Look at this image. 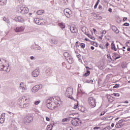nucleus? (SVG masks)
<instances>
[{
	"label": "nucleus",
	"mask_w": 130,
	"mask_h": 130,
	"mask_svg": "<svg viewBox=\"0 0 130 130\" xmlns=\"http://www.w3.org/2000/svg\"><path fill=\"white\" fill-rule=\"evenodd\" d=\"M113 126H114V123H113L111 124V127H113Z\"/></svg>",
	"instance_id": "58"
},
{
	"label": "nucleus",
	"mask_w": 130,
	"mask_h": 130,
	"mask_svg": "<svg viewBox=\"0 0 130 130\" xmlns=\"http://www.w3.org/2000/svg\"><path fill=\"white\" fill-rule=\"evenodd\" d=\"M19 89L22 90V92L24 91H27V87L25 85L24 82H21L19 86Z\"/></svg>",
	"instance_id": "10"
},
{
	"label": "nucleus",
	"mask_w": 130,
	"mask_h": 130,
	"mask_svg": "<svg viewBox=\"0 0 130 130\" xmlns=\"http://www.w3.org/2000/svg\"><path fill=\"white\" fill-rule=\"evenodd\" d=\"M80 46L81 48H83V49H84V48H85V44L84 43L80 44Z\"/></svg>",
	"instance_id": "40"
},
{
	"label": "nucleus",
	"mask_w": 130,
	"mask_h": 130,
	"mask_svg": "<svg viewBox=\"0 0 130 130\" xmlns=\"http://www.w3.org/2000/svg\"><path fill=\"white\" fill-rule=\"evenodd\" d=\"M127 51H130V48H127Z\"/></svg>",
	"instance_id": "63"
},
{
	"label": "nucleus",
	"mask_w": 130,
	"mask_h": 130,
	"mask_svg": "<svg viewBox=\"0 0 130 130\" xmlns=\"http://www.w3.org/2000/svg\"><path fill=\"white\" fill-rule=\"evenodd\" d=\"M124 103H126V104H127L128 103V101H126L124 102Z\"/></svg>",
	"instance_id": "60"
},
{
	"label": "nucleus",
	"mask_w": 130,
	"mask_h": 130,
	"mask_svg": "<svg viewBox=\"0 0 130 130\" xmlns=\"http://www.w3.org/2000/svg\"><path fill=\"white\" fill-rule=\"evenodd\" d=\"M105 34H106V30H102L101 35L102 37H103V36L105 35Z\"/></svg>",
	"instance_id": "34"
},
{
	"label": "nucleus",
	"mask_w": 130,
	"mask_h": 130,
	"mask_svg": "<svg viewBox=\"0 0 130 130\" xmlns=\"http://www.w3.org/2000/svg\"><path fill=\"white\" fill-rule=\"evenodd\" d=\"M105 113H106V112H103L101 113L100 116H102V115H104V114H105Z\"/></svg>",
	"instance_id": "45"
},
{
	"label": "nucleus",
	"mask_w": 130,
	"mask_h": 130,
	"mask_svg": "<svg viewBox=\"0 0 130 130\" xmlns=\"http://www.w3.org/2000/svg\"><path fill=\"white\" fill-rule=\"evenodd\" d=\"M73 92L74 90H73V87H68L66 92V95L67 96L68 98H71L72 99V95H73Z\"/></svg>",
	"instance_id": "4"
},
{
	"label": "nucleus",
	"mask_w": 130,
	"mask_h": 130,
	"mask_svg": "<svg viewBox=\"0 0 130 130\" xmlns=\"http://www.w3.org/2000/svg\"><path fill=\"white\" fill-rule=\"evenodd\" d=\"M23 30H25V26H21L16 27L15 31L16 32H22Z\"/></svg>",
	"instance_id": "13"
},
{
	"label": "nucleus",
	"mask_w": 130,
	"mask_h": 130,
	"mask_svg": "<svg viewBox=\"0 0 130 130\" xmlns=\"http://www.w3.org/2000/svg\"><path fill=\"white\" fill-rule=\"evenodd\" d=\"M58 26L61 29H64V28H66V24L63 22L59 23H58Z\"/></svg>",
	"instance_id": "17"
},
{
	"label": "nucleus",
	"mask_w": 130,
	"mask_h": 130,
	"mask_svg": "<svg viewBox=\"0 0 130 130\" xmlns=\"http://www.w3.org/2000/svg\"><path fill=\"white\" fill-rule=\"evenodd\" d=\"M47 121H50V119L48 117H46Z\"/></svg>",
	"instance_id": "47"
},
{
	"label": "nucleus",
	"mask_w": 130,
	"mask_h": 130,
	"mask_svg": "<svg viewBox=\"0 0 130 130\" xmlns=\"http://www.w3.org/2000/svg\"><path fill=\"white\" fill-rule=\"evenodd\" d=\"M36 46H38V45H32L30 46V48L31 49H36V48H35Z\"/></svg>",
	"instance_id": "33"
},
{
	"label": "nucleus",
	"mask_w": 130,
	"mask_h": 130,
	"mask_svg": "<svg viewBox=\"0 0 130 130\" xmlns=\"http://www.w3.org/2000/svg\"><path fill=\"white\" fill-rule=\"evenodd\" d=\"M35 22L36 23V24H37L38 25H40V22H39V19L38 18L35 19Z\"/></svg>",
	"instance_id": "26"
},
{
	"label": "nucleus",
	"mask_w": 130,
	"mask_h": 130,
	"mask_svg": "<svg viewBox=\"0 0 130 130\" xmlns=\"http://www.w3.org/2000/svg\"><path fill=\"white\" fill-rule=\"evenodd\" d=\"M7 5V0H0V6H6Z\"/></svg>",
	"instance_id": "20"
},
{
	"label": "nucleus",
	"mask_w": 130,
	"mask_h": 130,
	"mask_svg": "<svg viewBox=\"0 0 130 130\" xmlns=\"http://www.w3.org/2000/svg\"><path fill=\"white\" fill-rule=\"evenodd\" d=\"M85 83L93 84V80H87L86 81Z\"/></svg>",
	"instance_id": "29"
},
{
	"label": "nucleus",
	"mask_w": 130,
	"mask_h": 130,
	"mask_svg": "<svg viewBox=\"0 0 130 130\" xmlns=\"http://www.w3.org/2000/svg\"><path fill=\"white\" fill-rule=\"evenodd\" d=\"M123 26H129V23L126 22L123 24Z\"/></svg>",
	"instance_id": "44"
},
{
	"label": "nucleus",
	"mask_w": 130,
	"mask_h": 130,
	"mask_svg": "<svg viewBox=\"0 0 130 130\" xmlns=\"http://www.w3.org/2000/svg\"><path fill=\"white\" fill-rule=\"evenodd\" d=\"M76 56L78 58H80V57H81V54L78 53L77 54Z\"/></svg>",
	"instance_id": "43"
},
{
	"label": "nucleus",
	"mask_w": 130,
	"mask_h": 130,
	"mask_svg": "<svg viewBox=\"0 0 130 130\" xmlns=\"http://www.w3.org/2000/svg\"><path fill=\"white\" fill-rule=\"evenodd\" d=\"M100 2V0H98V1L96 2V3L94 7V9H97V6H98V5H99Z\"/></svg>",
	"instance_id": "28"
},
{
	"label": "nucleus",
	"mask_w": 130,
	"mask_h": 130,
	"mask_svg": "<svg viewBox=\"0 0 130 130\" xmlns=\"http://www.w3.org/2000/svg\"><path fill=\"white\" fill-rule=\"evenodd\" d=\"M69 63H73L74 62V60L73 59V58H72V56H69L68 58L66 59Z\"/></svg>",
	"instance_id": "15"
},
{
	"label": "nucleus",
	"mask_w": 130,
	"mask_h": 130,
	"mask_svg": "<svg viewBox=\"0 0 130 130\" xmlns=\"http://www.w3.org/2000/svg\"><path fill=\"white\" fill-rule=\"evenodd\" d=\"M86 70H90V68L86 67Z\"/></svg>",
	"instance_id": "61"
},
{
	"label": "nucleus",
	"mask_w": 130,
	"mask_h": 130,
	"mask_svg": "<svg viewBox=\"0 0 130 130\" xmlns=\"http://www.w3.org/2000/svg\"><path fill=\"white\" fill-rule=\"evenodd\" d=\"M39 69H36L35 70H34L32 72V77H34L35 78H37L38 76H39Z\"/></svg>",
	"instance_id": "11"
},
{
	"label": "nucleus",
	"mask_w": 130,
	"mask_h": 130,
	"mask_svg": "<svg viewBox=\"0 0 130 130\" xmlns=\"http://www.w3.org/2000/svg\"><path fill=\"white\" fill-rule=\"evenodd\" d=\"M78 119L73 118V119L71 120V123L72 125L74 126H78L79 125V122L78 121Z\"/></svg>",
	"instance_id": "9"
},
{
	"label": "nucleus",
	"mask_w": 130,
	"mask_h": 130,
	"mask_svg": "<svg viewBox=\"0 0 130 130\" xmlns=\"http://www.w3.org/2000/svg\"><path fill=\"white\" fill-rule=\"evenodd\" d=\"M111 95L115 96V97H119V93H114L111 94Z\"/></svg>",
	"instance_id": "30"
},
{
	"label": "nucleus",
	"mask_w": 130,
	"mask_h": 130,
	"mask_svg": "<svg viewBox=\"0 0 130 130\" xmlns=\"http://www.w3.org/2000/svg\"><path fill=\"white\" fill-rule=\"evenodd\" d=\"M90 48H91V49L92 50H94V48L93 46H91V47H90Z\"/></svg>",
	"instance_id": "57"
},
{
	"label": "nucleus",
	"mask_w": 130,
	"mask_h": 130,
	"mask_svg": "<svg viewBox=\"0 0 130 130\" xmlns=\"http://www.w3.org/2000/svg\"><path fill=\"white\" fill-rule=\"evenodd\" d=\"M67 130H73V128L71 127H69L67 128Z\"/></svg>",
	"instance_id": "54"
},
{
	"label": "nucleus",
	"mask_w": 130,
	"mask_h": 130,
	"mask_svg": "<svg viewBox=\"0 0 130 130\" xmlns=\"http://www.w3.org/2000/svg\"><path fill=\"white\" fill-rule=\"evenodd\" d=\"M0 71H4L7 73L11 71V69L9 68V63L4 59L0 58Z\"/></svg>",
	"instance_id": "1"
},
{
	"label": "nucleus",
	"mask_w": 130,
	"mask_h": 130,
	"mask_svg": "<svg viewBox=\"0 0 130 130\" xmlns=\"http://www.w3.org/2000/svg\"><path fill=\"white\" fill-rule=\"evenodd\" d=\"M47 107L49 109H51L52 108V104H51V103H48L47 104Z\"/></svg>",
	"instance_id": "22"
},
{
	"label": "nucleus",
	"mask_w": 130,
	"mask_h": 130,
	"mask_svg": "<svg viewBox=\"0 0 130 130\" xmlns=\"http://www.w3.org/2000/svg\"><path fill=\"white\" fill-rule=\"evenodd\" d=\"M3 21H4L5 22H6V23H10V21L6 17L3 18Z\"/></svg>",
	"instance_id": "27"
},
{
	"label": "nucleus",
	"mask_w": 130,
	"mask_h": 130,
	"mask_svg": "<svg viewBox=\"0 0 130 130\" xmlns=\"http://www.w3.org/2000/svg\"><path fill=\"white\" fill-rule=\"evenodd\" d=\"M42 88V84H39L34 86L31 89V92L32 93H36V92H38L40 89Z\"/></svg>",
	"instance_id": "6"
},
{
	"label": "nucleus",
	"mask_w": 130,
	"mask_h": 130,
	"mask_svg": "<svg viewBox=\"0 0 130 130\" xmlns=\"http://www.w3.org/2000/svg\"><path fill=\"white\" fill-rule=\"evenodd\" d=\"M63 12L65 16L67 18L71 17V15H72V11H71V10H70V9H66L64 10Z\"/></svg>",
	"instance_id": "7"
},
{
	"label": "nucleus",
	"mask_w": 130,
	"mask_h": 130,
	"mask_svg": "<svg viewBox=\"0 0 130 130\" xmlns=\"http://www.w3.org/2000/svg\"><path fill=\"white\" fill-rule=\"evenodd\" d=\"M108 46H109V43H107L106 44V47H107Z\"/></svg>",
	"instance_id": "55"
},
{
	"label": "nucleus",
	"mask_w": 130,
	"mask_h": 130,
	"mask_svg": "<svg viewBox=\"0 0 130 130\" xmlns=\"http://www.w3.org/2000/svg\"><path fill=\"white\" fill-rule=\"evenodd\" d=\"M62 122H68L69 121V119L68 118H64L62 120Z\"/></svg>",
	"instance_id": "38"
},
{
	"label": "nucleus",
	"mask_w": 130,
	"mask_h": 130,
	"mask_svg": "<svg viewBox=\"0 0 130 130\" xmlns=\"http://www.w3.org/2000/svg\"><path fill=\"white\" fill-rule=\"evenodd\" d=\"M115 55H118V56L116 57L115 58H114V60H116V59H118V58H120V55H118V54H115Z\"/></svg>",
	"instance_id": "35"
},
{
	"label": "nucleus",
	"mask_w": 130,
	"mask_h": 130,
	"mask_svg": "<svg viewBox=\"0 0 130 130\" xmlns=\"http://www.w3.org/2000/svg\"><path fill=\"white\" fill-rule=\"evenodd\" d=\"M25 121L26 122L30 123L33 121V117L31 116H27L25 118Z\"/></svg>",
	"instance_id": "12"
},
{
	"label": "nucleus",
	"mask_w": 130,
	"mask_h": 130,
	"mask_svg": "<svg viewBox=\"0 0 130 130\" xmlns=\"http://www.w3.org/2000/svg\"><path fill=\"white\" fill-rule=\"evenodd\" d=\"M17 13H21L22 15H26L29 13V8L24 6H18L16 9Z\"/></svg>",
	"instance_id": "3"
},
{
	"label": "nucleus",
	"mask_w": 130,
	"mask_h": 130,
	"mask_svg": "<svg viewBox=\"0 0 130 130\" xmlns=\"http://www.w3.org/2000/svg\"><path fill=\"white\" fill-rule=\"evenodd\" d=\"M30 58L31 60H35L36 58H35V57L33 56H31L30 57Z\"/></svg>",
	"instance_id": "42"
},
{
	"label": "nucleus",
	"mask_w": 130,
	"mask_h": 130,
	"mask_svg": "<svg viewBox=\"0 0 130 130\" xmlns=\"http://www.w3.org/2000/svg\"><path fill=\"white\" fill-rule=\"evenodd\" d=\"M14 19L16 22H20L21 23H23L25 21V18L22 16H16Z\"/></svg>",
	"instance_id": "8"
},
{
	"label": "nucleus",
	"mask_w": 130,
	"mask_h": 130,
	"mask_svg": "<svg viewBox=\"0 0 130 130\" xmlns=\"http://www.w3.org/2000/svg\"><path fill=\"white\" fill-rule=\"evenodd\" d=\"M44 10H39L37 11V15H42L43 13H44Z\"/></svg>",
	"instance_id": "23"
},
{
	"label": "nucleus",
	"mask_w": 130,
	"mask_h": 130,
	"mask_svg": "<svg viewBox=\"0 0 130 130\" xmlns=\"http://www.w3.org/2000/svg\"><path fill=\"white\" fill-rule=\"evenodd\" d=\"M60 104H61V102L60 101L57 103V106H59V105H60Z\"/></svg>",
	"instance_id": "48"
},
{
	"label": "nucleus",
	"mask_w": 130,
	"mask_h": 130,
	"mask_svg": "<svg viewBox=\"0 0 130 130\" xmlns=\"http://www.w3.org/2000/svg\"><path fill=\"white\" fill-rule=\"evenodd\" d=\"M70 30L72 33H76L77 32V28L74 26H71Z\"/></svg>",
	"instance_id": "19"
},
{
	"label": "nucleus",
	"mask_w": 130,
	"mask_h": 130,
	"mask_svg": "<svg viewBox=\"0 0 130 130\" xmlns=\"http://www.w3.org/2000/svg\"><path fill=\"white\" fill-rule=\"evenodd\" d=\"M3 117H4V118H5V114H2L1 115V118H3Z\"/></svg>",
	"instance_id": "53"
},
{
	"label": "nucleus",
	"mask_w": 130,
	"mask_h": 130,
	"mask_svg": "<svg viewBox=\"0 0 130 130\" xmlns=\"http://www.w3.org/2000/svg\"><path fill=\"white\" fill-rule=\"evenodd\" d=\"M5 122V118H1L0 119V123H4Z\"/></svg>",
	"instance_id": "31"
},
{
	"label": "nucleus",
	"mask_w": 130,
	"mask_h": 130,
	"mask_svg": "<svg viewBox=\"0 0 130 130\" xmlns=\"http://www.w3.org/2000/svg\"><path fill=\"white\" fill-rule=\"evenodd\" d=\"M73 116H74V114H71L70 115V117H71V118H73Z\"/></svg>",
	"instance_id": "52"
},
{
	"label": "nucleus",
	"mask_w": 130,
	"mask_h": 130,
	"mask_svg": "<svg viewBox=\"0 0 130 130\" xmlns=\"http://www.w3.org/2000/svg\"><path fill=\"white\" fill-rule=\"evenodd\" d=\"M87 30H88V29L85 26L82 28V31L83 33H86V32H87Z\"/></svg>",
	"instance_id": "25"
},
{
	"label": "nucleus",
	"mask_w": 130,
	"mask_h": 130,
	"mask_svg": "<svg viewBox=\"0 0 130 130\" xmlns=\"http://www.w3.org/2000/svg\"><path fill=\"white\" fill-rule=\"evenodd\" d=\"M53 127V126L52 125V124H50L47 125V130H52Z\"/></svg>",
	"instance_id": "21"
},
{
	"label": "nucleus",
	"mask_w": 130,
	"mask_h": 130,
	"mask_svg": "<svg viewBox=\"0 0 130 130\" xmlns=\"http://www.w3.org/2000/svg\"><path fill=\"white\" fill-rule=\"evenodd\" d=\"M93 31H94V32H96V29H95V28H93Z\"/></svg>",
	"instance_id": "62"
},
{
	"label": "nucleus",
	"mask_w": 130,
	"mask_h": 130,
	"mask_svg": "<svg viewBox=\"0 0 130 130\" xmlns=\"http://www.w3.org/2000/svg\"><path fill=\"white\" fill-rule=\"evenodd\" d=\"M88 37H89V38L92 40H95V38L94 37H92L91 35H88Z\"/></svg>",
	"instance_id": "41"
},
{
	"label": "nucleus",
	"mask_w": 130,
	"mask_h": 130,
	"mask_svg": "<svg viewBox=\"0 0 130 130\" xmlns=\"http://www.w3.org/2000/svg\"><path fill=\"white\" fill-rule=\"evenodd\" d=\"M37 49L38 50H42V48H41L40 46H38V47L37 48V49Z\"/></svg>",
	"instance_id": "46"
},
{
	"label": "nucleus",
	"mask_w": 130,
	"mask_h": 130,
	"mask_svg": "<svg viewBox=\"0 0 130 130\" xmlns=\"http://www.w3.org/2000/svg\"><path fill=\"white\" fill-rule=\"evenodd\" d=\"M99 10H100L101 11L102 10V6L100 5L99 7Z\"/></svg>",
	"instance_id": "49"
},
{
	"label": "nucleus",
	"mask_w": 130,
	"mask_h": 130,
	"mask_svg": "<svg viewBox=\"0 0 130 130\" xmlns=\"http://www.w3.org/2000/svg\"><path fill=\"white\" fill-rule=\"evenodd\" d=\"M126 20H127V18H126V17H124L123 19V22L124 21H126Z\"/></svg>",
	"instance_id": "51"
},
{
	"label": "nucleus",
	"mask_w": 130,
	"mask_h": 130,
	"mask_svg": "<svg viewBox=\"0 0 130 130\" xmlns=\"http://www.w3.org/2000/svg\"><path fill=\"white\" fill-rule=\"evenodd\" d=\"M63 56L67 59L68 58V57H69V56H70V54H69V53H68V52H65L63 53Z\"/></svg>",
	"instance_id": "24"
},
{
	"label": "nucleus",
	"mask_w": 130,
	"mask_h": 130,
	"mask_svg": "<svg viewBox=\"0 0 130 130\" xmlns=\"http://www.w3.org/2000/svg\"><path fill=\"white\" fill-rule=\"evenodd\" d=\"M107 98L109 102H110L111 103L114 101V98L110 95H108Z\"/></svg>",
	"instance_id": "14"
},
{
	"label": "nucleus",
	"mask_w": 130,
	"mask_h": 130,
	"mask_svg": "<svg viewBox=\"0 0 130 130\" xmlns=\"http://www.w3.org/2000/svg\"><path fill=\"white\" fill-rule=\"evenodd\" d=\"M111 49L112 50H114V51H116V50H117V49L115 48V45L114 44V41H112V43L111 44Z\"/></svg>",
	"instance_id": "18"
},
{
	"label": "nucleus",
	"mask_w": 130,
	"mask_h": 130,
	"mask_svg": "<svg viewBox=\"0 0 130 130\" xmlns=\"http://www.w3.org/2000/svg\"><path fill=\"white\" fill-rule=\"evenodd\" d=\"M102 120H104V121H105L106 120H107V119H106L105 117H104L102 119Z\"/></svg>",
	"instance_id": "56"
},
{
	"label": "nucleus",
	"mask_w": 130,
	"mask_h": 130,
	"mask_svg": "<svg viewBox=\"0 0 130 130\" xmlns=\"http://www.w3.org/2000/svg\"><path fill=\"white\" fill-rule=\"evenodd\" d=\"M18 104L20 106H23V107H27L30 104V98L29 96L24 98H20L18 99Z\"/></svg>",
	"instance_id": "2"
},
{
	"label": "nucleus",
	"mask_w": 130,
	"mask_h": 130,
	"mask_svg": "<svg viewBox=\"0 0 130 130\" xmlns=\"http://www.w3.org/2000/svg\"><path fill=\"white\" fill-rule=\"evenodd\" d=\"M107 57H108V58H110V55H107Z\"/></svg>",
	"instance_id": "59"
},
{
	"label": "nucleus",
	"mask_w": 130,
	"mask_h": 130,
	"mask_svg": "<svg viewBox=\"0 0 130 130\" xmlns=\"http://www.w3.org/2000/svg\"><path fill=\"white\" fill-rule=\"evenodd\" d=\"M88 104L92 108L96 106V102L95 100L92 97H90L88 99Z\"/></svg>",
	"instance_id": "5"
},
{
	"label": "nucleus",
	"mask_w": 130,
	"mask_h": 130,
	"mask_svg": "<svg viewBox=\"0 0 130 130\" xmlns=\"http://www.w3.org/2000/svg\"><path fill=\"white\" fill-rule=\"evenodd\" d=\"M108 11V12H110V13H111V12H112V9L109 8Z\"/></svg>",
	"instance_id": "50"
},
{
	"label": "nucleus",
	"mask_w": 130,
	"mask_h": 130,
	"mask_svg": "<svg viewBox=\"0 0 130 130\" xmlns=\"http://www.w3.org/2000/svg\"><path fill=\"white\" fill-rule=\"evenodd\" d=\"M112 29L113 30V31H114V32H115V33H116V34H117L118 33H119V30H118V29H117V27H116L115 26H112Z\"/></svg>",
	"instance_id": "16"
},
{
	"label": "nucleus",
	"mask_w": 130,
	"mask_h": 130,
	"mask_svg": "<svg viewBox=\"0 0 130 130\" xmlns=\"http://www.w3.org/2000/svg\"><path fill=\"white\" fill-rule=\"evenodd\" d=\"M40 102H41V101H35L34 102V104L35 105H38V104H39L40 103Z\"/></svg>",
	"instance_id": "39"
},
{
	"label": "nucleus",
	"mask_w": 130,
	"mask_h": 130,
	"mask_svg": "<svg viewBox=\"0 0 130 130\" xmlns=\"http://www.w3.org/2000/svg\"><path fill=\"white\" fill-rule=\"evenodd\" d=\"M78 107H79V103H78V102H77V104L74 106V109H77V108H78Z\"/></svg>",
	"instance_id": "36"
},
{
	"label": "nucleus",
	"mask_w": 130,
	"mask_h": 130,
	"mask_svg": "<svg viewBox=\"0 0 130 130\" xmlns=\"http://www.w3.org/2000/svg\"><path fill=\"white\" fill-rule=\"evenodd\" d=\"M89 75H90V71H87V72L85 73L84 74V76H85V77H87L88 76H89Z\"/></svg>",
	"instance_id": "32"
},
{
	"label": "nucleus",
	"mask_w": 130,
	"mask_h": 130,
	"mask_svg": "<svg viewBox=\"0 0 130 130\" xmlns=\"http://www.w3.org/2000/svg\"><path fill=\"white\" fill-rule=\"evenodd\" d=\"M120 85L119 84H116L114 86H113V89H116V88H119Z\"/></svg>",
	"instance_id": "37"
},
{
	"label": "nucleus",
	"mask_w": 130,
	"mask_h": 130,
	"mask_svg": "<svg viewBox=\"0 0 130 130\" xmlns=\"http://www.w3.org/2000/svg\"><path fill=\"white\" fill-rule=\"evenodd\" d=\"M79 61H80L81 62V61H82V59H81V58L79 59Z\"/></svg>",
	"instance_id": "64"
}]
</instances>
